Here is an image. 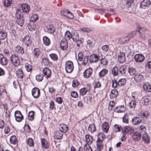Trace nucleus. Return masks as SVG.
Returning <instances> with one entry per match:
<instances>
[{
  "mask_svg": "<svg viewBox=\"0 0 151 151\" xmlns=\"http://www.w3.org/2000/svg\"><path fill=\"white\" fill-rule=\"evenodd\" d=\"M132 47V45H126L123 47V50L126 52L130 53Z\"/></svg>",
  "mask_w": 151,
  "mask_h": 151,
  "instance_id": "nucleus-40",
  "label": "nucleus"
},
{
  "mask_svg": "<svg viewBox=\"0 0 151 151\" xmlns=\"http://www.w3.org/2000/svg\"><path fill=\"white\" fill-rule=\"evenodd\" d=\"M98 139L97 141H99L100 142H102L104 139L105 138V136L102 132H101L97 135Z\"/></svg>",
  "mask_w": 151,
  "mask_h": 151,
  "instance_id": "nucleus-33",
  "label": "nucleus"
},
{
  "mask_svg": "<svg viewBox=\"0 0 151 151\" xmlns=\"http://www.w3.org/2000/svg\"><path fill=\"white\" fill-rule=\"evenodd\" d=\"M60 47L62 50H65L68 47V43L65 39H63L60 42Z\"/></svg>",
  "mask_w": 151,
  "mask_h": 151,
  "instance_id": "nucleus-15",
  "label": "nucleus"
},
{
  "mask_svg": "<svg viewBox=\"0 0 151 151\" xmlns=\"http://www.w3.org/2000/svg\"><path fill=\"white\" fill-rule=\"evenodd\" d=\"M118 59L120 63H123L125 60V54L123 52H120L118 54Z\"/></svg>",
  "mask_w": 151,
  "mask_h": 151,
  "instance_id": "nucleus-8",
  "label": "nucleus"
},
{
  "mask_svg": "<svg viewBox=\"0 0 151 151\" xmlns=\"http://www.w3.org/2000/svg\"><path fill=\"white\" fill-rule=\"evenodd\" d=\"M88 56L87 55H86L83 57L82 60L83 62H82V64L84 65H86L88 62Z\"/></svg>",
  "mask_w": 151,
  "mask_h": 151,
  "instance_id": "nucleus-57",
  "label": "nucleus"
},
{
  "mask_svg": "<svg viewBox=\"0 0 151 151\" xmlns=\"http://www.w3.org/2000/svg\"><path fill=\"white\" fill-rule=\"evenodd\" d=\"M16 75L18 78L22 79L23 78V73L22 69H19L17 71Z\"/></svg>",
  "mask_w": 151,
  "mask_h": 151,
  "instance_id": "nucleus-39",
  "label": "nucleus"
},
{
  "mask_svg": "<svg viewBox=\"0 0 151 151\" xmlns=\"http://www.w3.org/2000/svg\"><path fill=\"white\" fill-rule=\"evenodd\" d=\"M10 141L11 144L14 145L16 144L17 142L16 137L14 135L12 136L10 138Z\"/></svg>",
  "mask_w": 151,
  "mask_h": 151,
  "instance_id": "nucleus-46",
  "label": "nucleus"
},
{
  "mask_svg": "<svg viewBox=\"0 0 151 151\" xmlns=\"http://www.w3.org/2000/svg\"><path fill=\"white\" fill-rule=\"evenodd\" d=\"M17 18V24L20 26H22L24 24V18L23 17L20 16L19 17H16Z\"/></svg>",
  "mask_w": 151,
  "mask_h": 151,
  "instance_id": "nucleus-35",
  "label": "nucleus"
},
{
  "mask_svg": "<svg viewBox=\"0 0 151 151\" xmlns=\"http://www.w3.org/2000/svg\"><path fill=\"white\" fill-rule=\"evenodd\" d=\"M84 149L85 151H92V149L89 145L86 144L84 147Z\"/></svg>",
  "mask_w": 151,
  "mask_h": 151,
  "instance_id": "nucleus-56",
  "label": "nucleus"
},
{
  "mask_svg": "<svg viewBox=\"0 0 151 151\" xmlns=\"http://www.w3.org/2000/svg\"><path fill=\"white\" fill-rule=\"evenodd\" d=\"M8 61L7 58L2 54L0 53V64L5 66L7 65Z\"/></svg>",
  "mask_w": 151,
  "mask_h": 151,
  "instance_id": "nucleus-9",
  "label": "nucleus"
},
{
  "mask_svg": "<svg viewBox=\"0 0 151 151\" xmlns=\"http://www.w3.org/2000/svg\"><path fill=\"white\" fill-rule=\"evenodd\" d=\"M64 37L65 38L64 39H65L67 40H70L72 37V36L70 33L68 31L65 32Z\"/></svg>",
  "mask_w": 151,
  "mask_h": 151,
  "instance_id": "nucleus-41",
  "label": "nucleus"
},
{
  "mask_svg": "<svg viewBox=\"0 0 151 151\" xmlns=\"http://www.w3.org/2000/svg\"><path fill=\"white\" fill-rule=\"evenodd\" d=\"M28 27L29 30L31 31L35 30L36 28V26L35 22H30Z\"/></svg>",
  "mask_w": 151,
  "mask_h": 151,
  "instance_id": "nucleus-24",
  "label": "nucleus"
},
{
  "mask_svg": "<svg viewBox=\"0 0 151 151\" xmlns=\"http://www.w3.org/2000/svg\"><path fill=\"white\" fill-rule=\"evenodd\" d=\"M93 39L91 38L90 39H88L87 41V45L89 47H92L93 45Z\"/></svg>",
  "mask_w": 151,
  "mask_h": 151,
  "instance_id": "nucleus-55",
  "label": "nucleus"
},
{
  "mask_svg": "<svg viewBox=\"0 0 151 151\" xmlns=\"http://www.w3.org/2000/svg\"><path fill=\"white\" fill-rule=\"evenodd\" d=\"M42 63L45 65H47L49 63L48 59L46 58H44L42 59Z\"/></svg>",
  "mask_w": 151,
  "mask_h": 151,
  "instance_id": "nucleus-64",
  "label": "nucleus"
},
{
  "mask_svg": "<svg viewBox=\"0 0 151 151\" xmlns=\"http://www.w3.org/2000/svg\"><path fill=\"white\" fill-rule=\"evenodd\" d=\"M59 130L63 133H66L68 131V128L67 126L63 124H61L59 127Z\"/></svg>",
  "mask_w": 151,
  "mask_h": 151,
  "instance_id": "nucleus-19",
  "label": "nucleus"
},
{
  "mask_svg": "<svg viewBox=\"0 0 151 151\" xmlns=\"http://www.w3.org/2000/svg\"><path fill=\"white\" fill-rule=\"evenodd\" d=\"M15 51L18 54H22L24 53L23 48L20 46L18 45L15 49Z\"/></svg>",
  "mask_w": 151,
  "mask_h": 151,
  "instance_id": "nucleus-26",
  "label": "nucleus"
},
{
  "mask_svg": "<svg viewBox=\"0 0 151 151\" xmlns=\"http://www.w3.org/2000/svg\"><path fill=\"white\" fill-rule=\"evenodd\" d=\"M118 94V92L116 89L114 88L111 90L110 96L111 98L113 99L116 97Z\"/></svg>",
  "mask_w": 151,
  "mask_h": 151,
  "instance_id": "nucleus-34",
  "label": "nucleus"
},
{
  "mask_svg": "<svg viewBox=\"0 0 151 151\" xmlns=\"http://www.w3.org/2000/svg\"><path fill=\"white\" fill-rule=\"evenodd\" d=\"M125 110L124 106L122 105L116 107L114 109V111L116 113H122L124 112Z\"/></svg>",
  "mask_w": 151,
  "mask_h": 151,
  "instance_id": "nucleus-23",
  "label": "nucleus"
},
{
  "mask_svg": "<svg viewBox=\"0 0 151 151\" xmlns=\"http://www.w3.org/2000/svg\"><path fill=\"white\" fill-rule=\"evenodd\" d=\"M51 59L54 61H57L58 59V55L55 53H52L49 55Z\"/></svg>",
  "mask_w": 151,
  "mask_h": 151,
  "instance_id": "nucleus-42",
  "label": "nucleus"
},
{
  "mask_svg": "<svg viewBox=\"0 0 151 151\" xmlns=\"http://www.w3.org/2000/svg\"><path fill=\"white\" fill-rule=\"evenodd\" d=\"M32 95L34 98L37 99L40 95V90L37 88H34L32 90Z\"/></svg>",
  "mask_w": 151,
  "mask_h": 151,
  "instance_id": "nucleus-7",
  "label": "nucleus"
},
{
  "mask_svg": "<svg viewBox=\"0 0 151 151\" xmlns=\"http://www.w3.org/2000/svg\"><path fill=\"white\" fill-rule=\"evenodd\" d=\"M42 72L46 77L48 78L51 75V72L50 69L47 68H45L43 69Z\"/></svg>",
  "mask_w": 151,
  "mask_h": 151,
  "instance_id": "nucleus-11",
  "label": "nucleus"
},
{
  "mask_svg": "<svg viewBox=\"0 0 151 151\" xmlns=\"http://www.w3.org/2000/svg\"><path fill=\"white\" fill-rule=\"evenodd\" d=\"M14 115L16 120L18 122H20L23 119V116L19 111H15Z\"/></svg>",
  "mask_w": 151,
  "mask_h": 151,
  "instance_id": "nucleus-6",
  "label": "nucleus"
},
{
  "mask_svg": "<svg viewBox=\"0 0 151 151\" xmlns=\"http://www.w3.org/2000/svg\"><path fill=\"white\" fill-rule=\"evenodd\" d=\"M142 139L145 143L148 144L150 143V138L147 133L143 134L142 135Z\"/></svg>",
  "mask_w": 151,
  "mask_h": 151,
  "instance_id": "nucleus-14",
  "label": "nucleus"
},
{
  "mask_svg": "<svg viewBox=\"0 0 151 151\" xmlns=\"http://www.w3.org/2000/svg\"><path fill=\"white\" fill-rule=\"evenodd\" d=\"M97 142V150L98 151H101L103 147L102 142Z\"/></svg>",
  "mask_w": 151,
  "mask_h": 151,
  "instance_id": "nucleus-53",
  "label": "nucleus"
},
{
  "mask_svg": "<svg viewBox=\"0 0 151 151\" xmlns=\"http://www.w3.org/2000/svg\"><path fill=\"white\" fill-rule=\"evenodd\" d=\"M99 59H100V56L95 54L91 55L89 57V61L91 63H97Z\"/></svg>",
  "mask_w": 151,
  "mask_h": 151,
  "instance_id": "nucleus-4",
  "label": "nucleus"
},
{
  "mask_svg": "<svg viewBox=\"0 0 151 151\" xmlns=\"http://www.w3.org/2000/svg\"><path fill=\"white\" fill-rule=\"evenodd\" d=\"M99 60H101L100 63L101 64L104 65H106L107 64V60L106 58L104 57L103 58L100 57V59Z\"/></svg>",
  "mask_w": 151,
  "mask_h": 151,
  "instance_id": "nucleus-49",
  "label": "nucleus"
},
{
  "mask_svg": "<svg viewBox=\"0 0 151 151\" xmlns=\"http://www.w3.org/2000/svg\"><path fill=\"white\" fill-rule=\"evenodd\" d=\"M87 91V89L85 88H83L81 89L80 90V94L81 95L83 96L85 95Z\"/></svg>",
  "mask_w": 151,
  "mask_h": 151,
  "instance_id": "nucleus-61",
  "label": "nucleus"
},
{
  "mask_svg": "<svg viewBox=\"0 0 151 151\" xmlns=\"http://www.w3.org/2000/svg\"><path fill=\"white\" fill-rule=\"evenodd\" d=\"M22 9L24 12L27 13L29 11V6L27 4L24 3L21 6Z\"/></svg>",
  "mask_w": 151,
  "mask_h": 151,
  "instance_id": "nucleus-21",
  "label": "nucleus"
},
{
  "mask_svg": "<svg viewBox=\"0 0 151 151\" xmlns=\"http://www.w3.org/2000/svg\"><path fill=\"white\" fill-rule=\"evenodd\" d=\"M132 123L134 125H138L142 122L141 119L139 117H136L133 118L132 120Z\"/></svg>",
  "mask_w": 151,
  "mask_h": 151,
  "instance_id": "nucleus-16",
  "label": "nucleus"
},
{
  "mask_svg": "<svg viewBox=\"0 0 151 151\" xmlns=\"http://www.w3.org/2000/svg\"><path fill=\"white\" fill-rule=\"evenodd\" d=\"M111 71L112 74L114 76L117 75L118 73V69L116 66L114 67L111 69Z\"/></svg>",
  "mask_w": 151,
  "mask_h": 151,
  "instance_id": "nucleus-48",
  "label": "nucleus"
},
{
  "mask_svg": "<svg viewBox=\"0 0 151 151\" xmlns=\"http://www.w3.org/2000/svg\"><path fill=\"white\" fill-rule=\"evenodd\" d=\"M137 31L139 32L144 33L146 31V29L144 27H142L140 26L137 27L136 29Z\"/></svg>",
  "mask_w": 151,
  "mask_h": 151,
  "instance_id": "nucleus-59",
  "label": "nucleus"
},
{
  "mask_svg": "<svg viewBox=\"0 0 151 151\" xmlns=\"http://www.w3.org/2000/svg\"><path fill=\"white\" fill-rule=\"evenodd\" d=\"M27 143L30 146H34V142L31 138H29L28 139Z\"/></svg>",
  "mask_w": 151,
  "mask_h": 151,
  "instance_id": "nucleus-60",
  "label": "nucleus"
},
{
  "mask_svg": "<svg viewBox=\"0 0 151 151\" xmlns=\"http://www.w3.org/2000/svg\"><path fill=\"white\" fill-rule=\"evenodd\" d=\"M23 42L27 46H30L32 43L31 38L28 35H26L23 39Z\"/></svg>",
  "mask_w": 151,
  "mask_h": 151,
  "instance_id": "nucleus-12",
  "label": "nucleus"
},
{
  "mask_svg": "<svg viewBox=\"0 0 151 151\" xmlns=\"http://www.w3.org/2000/svg\"><path fill=\"white\" fill-rule=\"evenodd\" d=\"M47 31L49 33L51 34H53L55 31V29L52 25H49L46 27Z\"/></svg>",
  "mask_w": 151,
  "mask_h": 151,
  "instance_id": "nucleus-22",
  "label": "nucleus"
},
{
  "mask_svg": "<svg viewBox=\"0 0 151 151\" xmlns=\"http://www.w3.org/2000/svg\"><path fill=\"white\" fill-rule=\"evenodd\" d=\"M43 76L41 74H38L36 77V79L38 81H41L43 79Z\"/></svg>",
  "mask_w": 151,
  "mask_h": 151,
  "instance_id": "nucleus-58",
  "label": "nucleus"
},
{
  "mask_svg": "<svg viewBox=\"0 0 151 151\" xmlns=\"http://www.w3.org/2000/svg\"><path fill=\"white\" fill-rule=\"evenodd\" d=\"M126 67L125 65H122L120 68L119 72L122 74H125L126 72Z\"/></svg>",
  "mask_w": 151,
  "mask_h": 151,
  "instance_id": "nucleus-43",
  "label": "nucleus"
},
{
  "mask_svg": "<svg viewBox=\"0 0 151 151\" xmlns=\"http://www.w3.org/2000/svg\"><path fill=\"white\" fill-rule=\"evenodd\" d=\"M88 131L91 133H93L96 131L95 126L94 124H90L88 128Z\"/></svg>",
  "mask_w": 151,
  "mask_h": 151,
  "instance_id": "nucleus-32",
  "label": "nucleus"
},
{
  "mask_svg": "<svg viewBox=\"0 0 151 151\" xmlns=\"http://www.w3.org/2000/svg\"><path fill=\"white\" fill-rule=\"evenodd\" d=\"M43 42L44 44L46 46H48L50 44V39L46 36H44L43 38Z\"/></svg>",
  "mask_w": 151,
  "mask_h": 151,
  "instance_id": "nucleus-44",
  "label": "nucleus"
},
{
  "mask_svg": "<svg viewBox=\"0 0 151 151\" xmlns=\"http://www.w3.org/2000/svg\"><path fill=\"white\" fill-rule=\"evenodd\" d=\"M109 128V124L107 122H104L102 125V129L104 132L107 133L108 132Z\"/></svg>",
  "mask_w": 151,
  "mask_h": 151,
  "instance_id": "nucleus-30",
  "label": "nucleus"
},
{
  "mask_svg": "<svg viewBox=\"0 0 151 151\" xmlns=\"http://www.w3.org/2000/svg\"><path fill=\"white\" fill-rule=\"evenodd\" d=\"M93 71V70L91 68H87L83 73L84 77L86 78H89L91 75Z\"/></svg>",
  "mask_w": 151,
  "mask_h": 151,
  "instance_id": "nucleus-5",
  "label": "nucleus"
},
{
  "mask_svg": "<svg viewBox=\"0 0 151 151\" xmlns=\"http://www.w3.org/2000/svg\"><path fill=\"white\" fill-rule=\"evenodd\" d=\"M128 72L131 76L134 75L136 73V70L133 68H130L128 69Z\"/></svg>",
  "mask_w": 151,
  "mask_h": 151,
  "instance_id": "nucleus-52",
  "label": "nucleus"
},
{
  "mask_svg": "<svg viewBox=\"0 0 151 151\" xmlns=\"http://www.w3.org/2000/svg\"><path fill=\"white\" fill-rule=\"evenodd\" d=\"M143 76L140 74L135 75L134 77V79L136 82H142L143 80Z\"/></svg>",
  "mask_w": 151,
  "mask_h": 151,
  "instance_id": "nucleus-20",
  "label": "nucleus"
},
{
  "mask_svg": "<svg viewBox=\"0 0 151 151\" xmlns=\"http://www.w3.org/2000/svg\"><path fill=\"white\" fill-rule=\"evenodd\" d=\"M85 141L87 144H91L93 141V137L89 134H87L85 135Z\"/></svg>",
  "mask_w": 151,
  "mask_h": 151,
  "instance_id": "nucleus-17",
  "label": "nucleus"
},
{
  "mask_svg": "<svg viewBox=\"0 0 151 151\" xmlns=\"http://www.w3.org/2000/svg\"><path fill=\"white\" fill-rule=\"evenodd\" d=\"M136 106V102L134 100H132L128 104V106L131 108H135Z\"/></svg>",
  "mask_w": 151,
  "mask_h": 151,
  "instance_id": "nucleus-51",
  "label": "nucleus"
},
{
  "mask_svg": "<svg viewBox=\"0 0 151 151\" xmlns=\"http://www.w3.org/2000/svg\"><path fill=\"white\" fill-rule=\"evenodd\" d=\"M143 88L146 92H151V86L148 83H145L143 85Z\"/></svg>",
  "mask_w": 151,
  "mask_h": 151,
  "instance_id": "nucleus-31",
  "label": "nucleus"
},
{
  "mask_svg": "<svg viewBox=\"0 0 151 151\" xmlns=\"http://www.w3.org/2000/svg\"><path fill=\"white\" fill-rule=\"evenodd\" d=\"M25 65L26 69L28 72H30L31 71L32 67L29 64L27 63L25 64Z\"/></svg>",
  "mask_w": 151,
  "mask_h": 151,
  "instance_id": "nucleus-62",
  "label": "nucleus"
},
{
  "mask_svg": "<svg viewBox=\"0 0 151 151\" xmlns=\"http://www.w3.org/2000/svg\"><path fill=\"white\" fill-rule=\"evenodd\" d=\"M38 16L36 14H33L31 18L30 22H35L38 19Z\"/></svg>",
  "mask_w": 151,
  "mask_h": 151,
  "instance_id": "nucleus-54",
  "label": "nucleus"
},
{
  "mask_svg": "<svg viewBox=\"0 0 151 151\" xmlns=\"http://www.w3.org/2000/svg\"><path fill=\"white\" fill-rule=\"evenodd\" d=\"M151 4V2L150 0H143L141 2L140 7L142 8L145 9L146 7H147Z\"/></svg>",
  "mask_w": 151,
  "mask_h": 151,
  "instance_id": "nucleus-18",
  "label": "nucleus"
},
{
  "mask_svg": "<svg viewBox=\"0 0 151 151\" xmlns=\"http://www.w3.org/2000/svg\"><path fill=\"white\" fill-rule=\"evenodd\" d=\"M63 133L60 130L57 131L54 133V138L60 139L62 138L63 135Z\"/></svg>",
  "mask_w": 151,
  "mask_h": 151,
  "instance_id": "nucleus-10",
  "label": "nucleus"
},
{
  "mask_svg": "<svg viewBox=\"0 0 151 151\" xmlns=\"http://www.w3.org/2000/svg\"><path fill=\"white\" fill-rule=\"evenodd\" d=\"M139 131L142 135L143 134L147 133H146V129L145 126L144 125H141L140 126L139 129Z\"/></svg>",
  "mask_w": 151,
  "mask_h": 151,
  "instance_id": "nucleus-38",
  "label": "nucleus"
},
{
  "mask_svg": "<svg viewBox=\"0 0 151 151\" xmlns=\"http://www.w3.org/2000/svg\"><path fill=\"white\" fill-rule=\"evenodd\" d=\"M121 126L118 124H115L112 128L113 131L114 132H117L120 131Z\"/></svg>",
  "mask_w": 151,
  "mask_h": 151,
  "instance_id": "nucleus-47",
  "label": "nucleus"
},
{
  "mask_svg": "<svg viewBox=\"0 0 151 151\" xmlns=\"http://www.w3.org/2000/svg\"><path fill=\"white\" fill-rule=\"evenodd\" d=\"M118 42L120 44H124L127 42L124 37L119 38L118 40Z\"/></svg>",
  "mask_w": 151,
  "mask_h": 151,
  "instance_id": "nucleus-63",
  "label": "nucleus"
},
{
  "mask_svg": "<svg viewBox=\"0 0 151 151\" xmlns=\"http://www.w3.org/2000/svg\"><path fill=\"white\" fill-rule=\"evenodd\" d=\"M108 73V70L106 69H103L99 73V77H103Z\"/></svg>",
  "mask_w": 151,
  "mask_h": 151,
  "instance_id": "nucleus-29",
  "label": "nucleus"
},
{
  "mask_svg": "<svg viewBox=\"0 0 151 151\" xmlns=\"http://www.w3.org/2000/svg\"><path fill=\"white\" fill-rule=\"evenodd\" d=\"M134 130V128L130 126L125 127L122 129V132L124 134H131Z\"/></svg>",
  "mask_w": 151,
  "mask_h": 151,
  "instance_id": "nucleus-3",
  "label": "nucleus"
},
{
  "mask_svg": "<svg viewBox=\"0 0 151 151\" xmlns=\"http://www.w3.org/2000/svg\"><path fill=\"white\" fill-rule=\"evenodd\" d=\"M141 137V134L138 132H136L134 133L132 137L134 140L137 141L139 140Z\"/></svg>",
  "mask_w": 151,
  "mask_h": 151,
  "instance_id": "nucleus-27",
  "label": "nucleus"
},
{
  "mask_svg": "<svg viewBox=\"0 0 151 151\" xmlns=\"http://www.w3.org/2000/svg\"><path fill=\"white\" fill-rule=\"evenodd\" d=\"M7 36L6 33L2 29H0V39L3 40L5 39Z\"/></svg>",
  "mask_w": 151,
  "mask_h": 151,
  "instance_id": "nucleus-37",
  "label": "nucleus"
},
{
  "mask_svg": "<svg viewBox=\"0 0 151 151\" xmlns=\"http://www.w3.org/2000/svg\"><path fill=\"white\" fill-rule=\"evenodd\" d=\"M41 52L38 48H35L32 52L34 57L35 58H37L40 55Z\"/></svg>",
  "mask_w": 151,
  "mask_h": 151,
  "instance_id": "nucleus-25",
  "label": "nucleus"
},
{
  "mask_svg": "<svg viewBox=\"0 0 151 151\" xmlns=\"http://www.w3.org/2000/svg\"><path fill=\"white\" fill-rule=\"evenodd\" d=\"M12 63L15 66H17L20 64V60L18 56L15 55H12L11 57Z\"/></svg>",
  "mask_w": 151,
  "mask_h": 151,
  "instance_id": "nucleus-2",
  "label": "nucleus"
},
{
  "mask_svg": "<svg viewBox=\"0 0 151 151\" xmlns=\"http://www.w3.org/2000/svg\"><path fill=\"white\" fill-rule=\"evenodd\" d=\"M134 59L136 62H141L144 60L145 57L142 54H137L135 55Z\"/></svg>",
  "mask_w": 151,
  "mask_h": 151,
  "instance_id": "nucleus-13",
  "label": "nucleus"
},
{
  "mask_svg": "<svg viewBox=\"0 0 151 151\" xmlns=\"http://www.w3.org/2000/svg\"><path fill=\"white\" fill-rule=\"evenodd\" d=\"M65 68L67 73H71L74 69V66L73 62L70 61H66L65 64Z\"/></svg>",
  "mask_w": 151,
  "mask_h": 151,
  "instance_id": "nucleus-1",
  "label": "nucleus"
},
{
  "mask_svg": "<svg viewBox=\"0 0 151 151\" xmlns=\"http://www.w3.org/2000/svg\"><path fill=\"white\" fill-rule=\"evenodd\" d=\"M42 144L43 147L46 149L48 147V144L47 140L45 138L41 139Z\"/></svg>",
  "mask_w": 151,
  "mask_h": 151,
  "instance_id": "nucleus-36",
  "label": "nucleus"
},
{
  "mask_svg": "<svg viewBox=\"0 0 151 151\" xmlns=\"http://www.w3.org/2000/svg\"><path fill=\"white\" fill-rule=\"evenodd\" d=\"M126 83V79L125 78H122L119 79L118 81V86H123Z\"/></svg>",
  "mask_w": 151,
  "mask_h": 151,
  "instance_id": "nucleus-45",
  "label": "nucleus"
},
{
  "mask_svg": "<svg viewBox=\"0 0 151 151\" xmlns=\"http://www.w3.org/2000/svg\"><path fill=\"white\" fill-rule=\"evenodd\" d=\"M34 112L33 111H30L29 113L28 118L31 121H32L34 119Z\"/></svg>",
  "mask_w": 151,
  "mask_h": 151,
  "instance_id": "nucleus-50",
  "label": "nucleus"
},
{
  "mask_svg": "<svg viewBox=\"0 0 151 151\" xmlns=\"http://www.w3.org/2000/svg\"><path fill=\"white\" fill-rule=\"evenodd\" d=\"M149 99L146 97H143L140 100V103L143 105H147L149 104Z\"/></svg>",
  "mask_w": 151,
  "mask_h": 151,
  "instance_id": "nucleus-28",
  "label": "nucleus"
}]
</instances>
